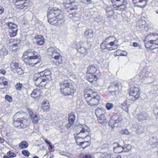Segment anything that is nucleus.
Returning a JSON list of instances; mask_svg holds the SVG:
<instances>
[{"mask_svg":"<svg viewBox=\"0 0 158 158\" xmlns=\"http://www.w3.org/2000/svg\"><path fill=\"white\" fill-rule=\"evenodd\" d=\"M29 55H29L26 52H24L22 57V60L25 62V60H27L28 59V58H29Z\"/></svg>","mask_w":158,"mask_h":158,"instance_id":"09e8293b","label":"nucleus"},{"mask_svg":"<svg viewBox=\"0 0 158 158\" xmlns=\"http://www.w3.org/2000/svg\"><path fill=\"white\" fill-rule=\"evenodd\" d=\"M40 72L41 75L43 77V78L46 79V81L47 79L48 80H51V73L50 71L48 70H45L44 71Z\"/></svg>","mask_w":158,"mask_h":158,"instance_id":"f3484780","label":"nucleus"},{"mask_svg":"<svg viewBox=\"0 0 158 158\" xmlns=\"http://www.w3.org/2000/svg\"><path fill=\"white\" fill-rule=\"evenodd\" d=\"M80 145L83 148H85L90 145L89 141H85L80 143Z\"/></svg>","mask_w":158,"mask_h":158,"instance_id":"8fccbe9b","label":"nucleus"},{"mask_svg":"<svg viewBox=\"0 0 158 158\" xmlns=\"http://www.w3.org/2000/svg\"><path fill=\"white\" fill-rule=\"evenodd\" d=\"M117 41L115 40L113 41H111L108 43V45H109L111 46H114L112 48L113 49H115L117 48L118 45L117 44Z\"/></svg>","mask_w":158,"mask_h":158,"instance_id":"c03bdc74","label":"nucleus"},{"mask_svg":"<svg viewBox=\"0 0 158 158\" xmlns=\"http://www.w3.org/2000/svg\"><path fill=\"white\" fill-rule=\"evenodd\" d=\"M122 148L124 152H128L131 150L132 146L129 144H127L122 147Z\"/></svg>","mask_w":158,"mask_h":158,"instance_id":"37998d69","label":"nucleus"},{"mask_svg":"<svg viewBox=\"0 0 158 158\" xmlns=\"http://www.w3.org/2000/svg\"><path fill=\"white\" fill-rule=\"evenodd\" d=\"M148 0H133L134 3L138 7H144L146 5Z\"/></svg>","mask_w":158,"mask_h":158,"instance_id":"2eb2a0df","label":"nucleus"},{"mask_svg":"<svg viewBox=\"0 0 158 158\" xmlns=\"http://www.w3.org/2000/svg\"><path fill=\"white\" fill-rule=\"evenodd\" d=\"M119 82L115 81L114 82L110 84L108 88V91L112 94H114L116 91L118 89Z\"/></svg>","mask_w":158,"mask_h":158,"instance_id":"ddd939ff","label":"nucleus"},{"mask_svg":"<svg viewBox=\"0 0 158 158\" xmlns=\"http://www.w3.org/2000/svg\"><path fill=\"white\" fill-rule=\"evenodd\" d=\"M120 133L122 135H130V133L126 129L122 130L120 131Z\"/></svg>","mask_w":158,"mask_h":158,"instance_id":"4d7b16f0","label":"nucleus"},{"mask_svg":"<svg viewBox=\"0 0 158 158\" xmlns=\"http://www.w3.org/2000/svg\"><path fill=\"white\" fill-rule=\"evenodd\" d=\"M101 73L99 70L92 65H89L87 68L86 79L90 83L96 81L100 78Z\"/></svg>","mask_w":158,"mask_h":158,"instance_id":"7ed1b4c3","label":"nucleus"},{"mask_svg":"<svg viewBox=\"0 0 158 158\" xmlns=\"http://www.w3.org/2000/svg\"><path fill=\"white\" fill-rule=\"evenodd\" d=\"M57 52V49L56 47H51L48 49L47 52L49 55L53 56Z\"/></svg>","mask_w":158,"mask_h":158,"instance_id":"393cba45","label":"nucleus"},{"mask_svg":"<svg viewBox=\"0 0 158 158\" xmlns=\"http://www.w3.org/2000/svg\"><path fill=\"white\" fill-rule=\"evenodd\" d=\"M39 54L37 52H36L35 51H32V54H31V56H37V59L39 57Z\"/></svg>","mask_w":158,"mask_h":158,"instance_id":"69168bd1","label":"nucleus"},{"mask_svg":"<svg viewBox=\"0 0 158 158\" xmlns=\"http://www.w3.org/2000/svg\"><path fill=\"white\" fill-rule=\"evenodd\" d=\"M145 47L148 49L153 50L156 48V47H154L151 41H148L145 44Z\"/></svg>","mask_w":158,"mask_h":158,"instance_id":"72a5a7b5","label":"nucleus"},{"mask_svg":"<svg viewBox=\"0 0 158 158\" xmlns=\"http://www.w3.org/2000/svg\"><path fill=\"white\" fill-rule=\"evenodd\" d=\"M7 53V51L5 48H3L0 50V55L1 56H6Z\"/></svg>","mask_w":158,"mask_h":158,"instance_id":"864d4df0","label":"nucleus"},{"mask_svg":"<svg viewBox=\"0 0 158 158\" xmlns=\"http://www.w3.org/2000/svg\"><path fill=\"white\" fill-rule=\"evenodd\" d=\"M28 112L31 118L32 116H34V114H35L34 113L33 110L31 109H28Z\"/></svg>","mask_w":158,"mask_h":158,"instance_id":"680f3d73","label":"nucleus"},{"mask_svg":"<svg viewBox=\"0 0 158 158\" xmlns=\"http://www.w3.org/2000/svg\"><path fill=\"white\" fill-rule=\"evenodd\" d=\"M78 128H81L80 132L77 134V138H86L88 135L87 132H88L87 129H88V127L85 124H79L77 125Z\"/></svg>","mask_w":158,"mask_h":158,"instance_id":"1a4fd4ad","label":"nucleus"},{"mask_svg":"<svg viewBox=\"0 0 158 158\" xmlns=\"http://www.w3.org/2000/svg\"><path fill=\"white\" fill-rule=\"evenodd\" d=\"M28 60H25V63L27 65L31 66H33L36 65L37 64L39 63L40 61L38 60L37 56H30L28 58Z\"/></svg>","mask_w":158,"mask_h":158,"instance_id":"9d476101","label":"nucleus"},{"mask_svg":"<svg viewBox=\"0 0 158 158\" xmlns=\"http://www.w3.org/2000/svg\"><path fill=\"white\" fill-rule=\"evenodd\" d=\"M137 133L141 134L144 131V128L141 125H137L135 126V127Z\"/></svg>","mask_w":158,"mask_h":158,"instance_id":"58836bf2","label":"nucleus"},{"mask_svg":"<svg viewBox=\"0 0 158 158\" xmlns=\"http://www.w3.org/2000/svg\"><path fill=\"white\" fill-rule=\"evenodd\" d=\"M78 4L75 2H73L70 3V6H69V10H76L77 9Z\"/></svg>","mask_w":158,"mask_h":158,"instance_id":"c9c22d12","label":"nucleus"},{"mask_svg":"<svg viewBox=\"0 0 158 158\" xmlns=\"http://www.w3.org/2000/svg\"><path fill=\"white\" fill-rule=\"evenodd\" d=\"M57 15L56 16L57 18L56 24V26H59L61 24H64V19L63 13L62 11L59 9L57 10V13H56Z\"/></svg>","mask_w":158,"mask_h":158,"instance_id":"9b49d317","label":"nucleus"},{"mask_svg":"<svg viewBox=\"0 0 158 158\" xmlns=\"http://www.w3.org/2000/svg\"><path fill=\"white\" fill-rule=\"evenodd\" d=\"M76 13H70L69 15V17L71 18H72L73 19L74 18H75L76 17Z\"/></svg>","mask_w":158,"mask_h":158,"instance_id":"0e129e2a","label":"nucleus"},{"mask_svg":"<svg viewBox=\"0 0 158 158\" xmlns=\"http://www.w3.org/2000/svg\"><path fill=\"white\" fill-rule=\"evenodd\" d=\"M78 47V51L79 52L84 55H85L87 54V50L84 47L81 46L79 43Z\"/></svg>","mask_w":158,"mask_h":158,"instance_id":"2f4dec72","label":"nucleus"},{"mask_svg":"<svg viewBox=\"0 0 158 158\" xmlns=\"http://www.w3.org/2000/svg\"><path fill=\"white\" fill-rule=\"evenodd\" d=\"M98 119V122L102 125H104L106 123V118L104 114H101Z\"/></svg>","mask_w":158,"mask_h":158,"instance_id":"c85d7f7f","label":"nucleus"},{"mask_svg":"<svg viewBox=\"0 0 158 158\" xmlns=\"http://www.w3.org/2000/svg\"><path fill=\"white\" fill-rule=\"evenodd\" d=\"M6 25L9 27V29L10 30L16 29L17 27V25L10 22L7 23Z\"/></svg>","mask_w":158,"mask_h":158,"instance_id":"ea45409f","label":"nucleus"},{"mask_svg":"<svg viewBox=\"0 0 158 158\" xmlns=\"http://www.w3.org/2000/svg\"><path fill=\"white\" fill-rule=\"evenodd\" d=\"M85 36L87 39H91L94 36V32L92 30L87 28L85 31Z\"/></svg>","mask_w":158,"mask_h":158,"instance_id":"4be33fe9","label":"nucleus"},{"mask_svg":"<svg viewBox=\"0 0 158 158\" xmlns=\"http://www.w3.org/2000/svg\"><path fill=\"white\" fill-rule=\"evenodd\" d=\"M111 2L114 3L113 6L116 10L123 11L127 8L126 4L127 2V0H111Z\"/></svg>","mask_w":158,"mask_h":158,"instance_id":"423d86ee","label":"nucleus"},{"mask_svg":"<svg viewBox=\"0 0 158 158\" xmlns=\"http://www.w3.org/2000/svg\"><path fill=\"white\" fill-rule=\"evenodd\" d=\"M40 72L35 73L33 78L35 85L44 87L45 85L46 79L43 78Z\"/></svg>","mask_w":158,"mask_h":158,"instance_id":"0eeeda50","label":"nucleus"},{"mask_svg":"<svg viewBox=\"0 0 158 158\" xmlns=\"http://www.w3.org/2000/svg\"><path fill=\"white\" fill-rule=\"evenodd\" d=\"M22 154L24 156L28 157L30 155V153L28 151L26 150H23L22 151Z\"/></svg>","mask_w":158,"mask_h":158,"instance_id":"bf43d9fd","label":"nucleus"},{"mask_svg":"<svg viewBox=\"0 0 158 158\" xmlns=\"http://www.w3.org/2000/svg\"><path fill=\"white\" fill-rule=\"evenodd\" d=\"M31 118L32 121L35 124L37 123L39 120L40 119V116L39 115H37L36 114H34V115Z\"/></svg>","mask_w":158,"mask_h":158,"instance_id":"4c0bfd02","label":"nucleus"},{"mask_svg":"<svg viewBox=\"0 0 158 158\" xmlns=\"http://www.w3.org/2000/svg\"><path fill=\"white\" fill-rule=\"evenodd\" d=\"M18 30L17 28L16 29H14V30H10V36L12 37L15 36L17 34Z\"/></svg>","mask_w":158,"mask_h":158,"instance_id":"49530a36","label":"nucleus"},{"mask_svg":"<svg viewBox=\"0 0 158 158\" xmlns=\"http://www.w3.org/2000/svg\"><path fill=\"white\" fill-rule=\"evenodd\" d=\"M113 150L116 153H119L123 151L122 147L117 143H114Z\"/></svg>","mask_w":158,"mask_h":158,"instance_id":"b1692460","label":"nucleus"},{"mask_svg":"<svg viewBox=\"0 0 158 158\" xmlns=\"http://www.w3.org/2000/svg\"><path fill=\"white\" fill-rule=\"evenodd\" d=\"M35 43L38 45H42L44 43V37L41 35H38L35 37Z\"/></svg>","mask_w":158,"mask_h":158,"instance_id":"6ab92c4d","label":"nucleus"},{"mask_svg":"<svg viewBox=\"0 0 158 158\" xmlns=\"http://www.w3.org/2000/svg\"><path fill=\"white\" fill-rule=\"evenodd\" d=\"M29 1H13V2L16 6L17 8L20 9H23L27 7L29 4L28 2Z\"/></svg>","mask_w":158,"mask_h":158,"instance_id":"f8f14e48","label":"nucleus"},{"mask_svg":"<svg viewBox=\"0 0 158 158\" xmlns=\"http://www.w3.org/2000/svg\"><path fill=\"white\" fill-rule=\"evenodd\" d=\"M69 121L70 123H74L75 122V120L76 116L74 115H69Z\"/></svg>","mask_w":158,"mask_h":158,"instance_id":"de8ad7c7","label":"nucleus"},{"mask_svg":"<svg viewBox=\"0 0 158 158\" xmlns=\"http://www.w3.org/2000/svg\"><path fill=\"white\" fill-rule=\"evenodd\" d=\"M151 69L150 68L147 67H145L143 69L141 73L139 74L140 78H144L145 77H148L149 76V74L150 73Z\"/></svg>","mask_w":158,"mask_h":158,"instance_id":"4468645a","label":"nucleus"},{"mask_svg":"<svg viewBox=\"0 0 158 158\" xmlns=\"http://www.w3.org/2000/svg\"><path fill=\"white\" fill-rule=\"evenodd\" d=\"M157 38H158V34L155 33H150L146 36V39H150L151 40L150 41H153L158 39Z\"/></svg>","mask_w":158,"mask_h":158,"instance_id":"5701e85b","label":"nucleus"},{"mask_svg":"<svg viewBox=\"0 0 158 158\" xmlns=\"http://www.w3.org/2000/svg\"><path fill=\"white\" fill-rule=\"evenodd\" d=\"M22 120V118H19L13 122V125L15 127L20 128L21 121Z\"/></svg>","mask_w":158,"mask_h":158,"instance_id":"a19ab883","label":"nucleus"},{"mask_svg":"<svg viewBox=\"0 0 158 158\" xmlns=\"http://www.w3.org/2000/svg\"><path fill=\"white\" fill-rule=\"evenodd\" d=\"M59 9L57 8L53 7L48 8V11L47 14L48 22L52 25L56 26V24L57 18L56 16L57 15L56 13Z\"/></svg>","mask_w":158,"mask_h":158,"instance_id":"39448f33","label":"nucleus"},{"mask_svg":"<svg viewBox=\"0 0 158 158\" xmlns=\"http://www.w3.org/2000/svg\"><path fill=\"white\" fill-rule=\"evenodd\" d=\"M54 56L53 57L54 59L56 60H60L58 62H57V64H62L63 63L62 60V56L58 52V51L56 53L55 55H54Z\"/></svg>","mask_w":158,"mask_h":158,"instance_id":"a878e982","label":"nucleus"},{"mask_svg":"<svg viewBox=\"0 0 158 158\" xmlns=\"http://www.w3.org/2000/svg\"><path fill=\"white\" fill-rule=\"evenodd\" d=\"M84 93V97L89 105L93 106L98 104L100 98L97 92L88 88L85 90Z\"/></svg>","mask_w":158,"mask_h":158,"instance_id":"f257e3e1","label":"nucleus"},{"mask_svg":"<svg viewBox=\"0 0 158 158\" xmlns=\"http://www.w3.org/2000/svg\"><path fill=\"white\" fill-rule=\"evenodd\" d=\"M136 29L139 31H148V28L147 24L143 25L140 26L136 27Z\"/></svg>","mask_w":158,"mask_h":158,"instance_id":"e433bc0d","label":"nucleus"},{"mask_svg":"<svg viewBox=\"0 0 158 158\" xmlns=\"http://www.w3.org/2000/svg\"><path fill=\"white\" fill-rule=\"evenodd\" d=\"M102 111L104 112V110L102 108H97L95 110V114L97 117L100 116L101 114H103Z\"/></svg>","mask_w":158,"mask_h":158,"instance_id":"a18cd8bd","label":"nucleus"},{"mask_svg":"<svg viewBox=\"0 0 158 158\" xmlns=\"http://www.w3.org/2000/svg\"><path fill=\"white\" fill-rule=\"evenodd\" d=\"M146 24V22L144 20L140 19L137 21L136 24V27H139Z\"/></svg>","mask_w":158,"mask_h":158,"instance_id":"3c124183","label":"nucleus"},{"mask_svg":"<svg viewBox=\"0 0 158 158\" xmlns=\"http://www.w3.org/2000/svg\"><path fill=\"white\" fill-rule=\"evenodd\" d=\"M10 67L13 69H16L19 74L23 73V71L19 67V64L16 62H12L10 64Z\"/></svg>","mask_w":158,"mask_h":158,"instance_id":"aec40b11","label":"nucleus"},{"mask_svg":"<svg viewBox=\"0 0 158 158\" xmlns=\"http://www.w3.org/2000/svg\"><path fill=\"white\" fill-rule=\"evenodd\" d=\"M106 15L109 18L111 17L114 14L113 8L110 7H107L106 9Z\"/></svg>","mask_w":158,"mask_h":158,"instance_id":"473e14b6","label":"nucleus"},{"mask_svg":"<svg viewBox=\"0 0 158 158\" xmlns=\"http://www.w3.org/2000/svg\"><path fill=\"white\" fill-rule=\"evenodd\" d=\"M113 155V154L110 152H104L101 154V156L102 158H114Z\"/></svg>","mask_w":158,"mask_h":158,"instance_id":"f704fd0d","label":"nucleus"},{"mask_svg":"<svg viewBox=\"0 0 158 158\" xmlns=\"http://www.w3.org/2000/svg\"><path fill=\"white\" fill-rule=\"evenodd\" d=\"M79 43L81 46L84 47L87 50L90 48L91 47V42L89 41L83 42L80 41Z\"/></svg>","mask_w":158,"mask_h":158,"instance_id":"bb28decb","label":"nucleus"},{"mask_svg":"<svg viewBox=\"0 0 158 158\" xmlns=\"http://www.w3.org/2000/svg\"><path fill=\"white\" fill-rule=\"evenodd\" d=\"M41 108L44 111L47 112L49 110V102L47 100H44L42 103Z\"/></svg>","mask_w":158,"mask_h":158,"instance_id":"412c9836","label":"nucleus"},{"mask_svg":"<svg viewBox=\"0 0 158 158\" xmlns=\"http://www.w3.org/2000/svg\"><path fill=\"white\" fill-rule=\"evenodd\" d=\"M153 111L154 113L156 114H157V118H158V108L155 107L154 108L153 110Z\"/></svg>","mask_w":158,"mask_h":158,"instance_id":"338daca9","label":"nucleus"},{"mask_svg":"<svg viewBox=\"0 0 158 158\" xmlns=\"http://www.w3.org/2000/svg\"><path fill=\"white\" fill-rule=\"evenodd\" d=\"M113 107V104L110 103H107L106 104V109L109 110L111 109Z\"/></svg>","mask_w":158,"mask_h":158,"instance_id":"13d9d810","label":"nucleus"},{"mask_svg":"<svg viewBox=\"0 0 158 158\" xmlns=\"http://www.w3.org/2000/svg\"><path fill=\"white\" fill-rule=\"evenodd\" d=\"M7 155L9 156V157L10 158H13L15 157L16 155L15 154L11 151H9L7 153Z\"/></svg>","mask_w":158,"mask_h":158,"instance_id":"6e6d98bb","label":"nucleus"},{"mask_svg":"<svg viewBox=\"0 0 158 158\" xmlns=\"http://www.w3.org/2000/svg\"><path fill=\"white\" fill-rule=\"evenodd\" d=\"M20 128H24L27 127L29 125V121L26 119H23L22 118V120L21 121Z\"/></svg>","mask_w":158,"mask_h":158,"instance_id":"7c9ffc66","label":"nucleus"},{"mask_svg":"<svg viewBox=\"0 0 158 158\" xmlns=\"http://www.w3.org/2000/svg\"><path fill=\"white\" fill-rule=\"evenodd\" d=\"M123 119V118L121 116L114 114L113 115L111 119L109 121V124L111 126H114V127H119L121 125Z\"/></svg>","mask_w":158,"mask_h":158,"instance_id":"6e6552de","label":"nucleus"},{"mask_svg":"<svg viewBox=\"0 0 158 158\" xmlns=\"http://www.w3.org/2000/svg\"><path fill=\"white\" fill-rule=\"evenodd\" d=\"M13 43L10 46V48L13 51H15L18 49V45L21 43V41L19 40H16V41H12Z\"/></svg>","mask_w":158,"mask_h":158,"instance_id":"a211bd4d","label":"nucleus"},{"mask_svg":"<svg viewBox=\"0 0 158 158\" xmlns=\"http://www.w3.org/2000/svg\"><path fill=\"white\" fill-rule=\"evenodd\" d=\"M23 86V84L20 83H17L15 85L16 89L18 90H20Z\"/></svg>","mask_w":158,"mask_h":158,"instance_id":"5fc2aeb1","label":"nucleus"},{"mask_svg":"<svg viewBox=\"0 0 158 158\" xmlns=\"http://www.w3.org/2000/svg\"><path fill=\"white\" fill-rule=\"evenodd\" d=\"M140 93V91L138 89L131 88L129 92V98L127 99L122 104V109L126 112H128L130 105L139 98Z\"/></svg>","mask_w":158,"mask_h":158,"instance_id":"f03ea898","label":"nucleus"},{"mask_svg":"<svg viewBox=\"0 0 158 158\" xmlns=\"http://www.w3.org/2000/svg\"><path fill=\"white\" fill-rule=\"evenodd\" d=\"M5 99L9 102H11L12 101V97L9 95H6L5 97Z\"/></svg>","mask_w":158,"mask_h":158,"instance_id":"052dcab7","label":"nucleus"},{"mask_svg":"<svg viewBox=\"0 0 158 158\" xmlns=\"http://www.w3.org/2000/svg\"><path fill=\"white\" fill-rule=\"evenodd\" d=\"M120 52H121L120 55H121V56H126L127 54V53L125 52H123L124 53L123 54L121 52V50H117L116 51V53L117 54L118 53H119Z\"/></svg>","mask_w":158,"mask_h":158,"instance_id":"e2e57ef3","label":"nucleus"},{"mask_svg":"<svg viewBox=\"0 0 158 158\" xmlns=\"http://www.w3.org/2000/svg\"><path fill=\"white\" fill-rule=\"evenodd\" d=\"M112 37L110 36L109 37L106 38L105 41H103L101 44L100 46L101 49H104L106 48L107 49L111 50H113L112 47H108V44L107 43L108 42L107 40L110 39Z\"/></svg>","mask_w":158,"mask_h":158,"instance_id":"dca6fc26","label":"nucleus"},{"mask_svg":"<svg viewBox=\"0 0 158 158\" xmlns=\"http://www.w3.org/2000/svg\"><path fill=\"white\" fill-rule=\"evenodd\" d=\"M147 116V113L145 112L139 113L137 115L138 120L140 121H142L145 120Z\"/></svg>","mask_w":158,"mask_h":158,"instance_id":"cd10ccee","label":"nucleus"},{"mask_svg":"<svg viewBox=\"0 0 158 158\" xmlns=\"http://www.w3.org/2000/svg\"><path fill=\"white\" fill-rule=\"evenodd\" d=\"M2 84H3L4 86H6L8 85V81L6 80V79H4Z\"/></svg>","mask_w":158,"mask_h":158,"instance_id":"774afa93","label":"nucleus"},{"mask_svg":"<svg viewBox=\"0 0 158 158\" xmlns=\"http://www.w3.org/2000/svg\"><path fill=\"white\" fill-rule=\"evenodd\" d=\"M40 94V92L38 89H34L31 94V96L33 98H37Z\"/></svg>","mask_w":158,"mask_h":158,"instance_id":"c756f323","label":"nucleus"},{"mask_svg":"<svg viewBox=\"0 0 158 158\" xmlns=\"http://www.w3.org/2000/svg\"><path fill=\"white\" fill-rule=\"evenodd\" d=\"M28 143L26 141L21 142L19 145V147L22 149L26 148L28 146Z\"/></svg>","mask_w":158,"mask_h":158,"instance_id":"79ce46f5","label":"nucleus"},{"mask_svg":"<svg viewBox=\"0 0 158 158\" xmlns=\"http://www.w3.org/2000/svg\"><path fill=\"white\" fill-rule=\"evenodd\" d=\"M129 84L130 86V90L132 88H133L134 89L135 88H137L139 89V88H138L137 87H136L135 86V83L134 82V81L133 80V79L131 81L129 82ZM130 90H129V91Z\"/></svg>","mask_w":158,"mask_h":158,"instance_id":"603ef678","label":"nucleus"},{"mask_svg":"<svg viewBox=\"0 0 158 158\" xmlns=\"http://www.w3.org/2000/svg\"><path fill=\"white\" fill-rule=\"evenodd\" d=\"M60 92L64 95H73L75 90L72 89V85L69 83V80H65L60 83Z\"/></svg>","mask_w":158,"mask_h":158,"instance_id":"20e7f679","label":"nucleus"}]
</instances>
